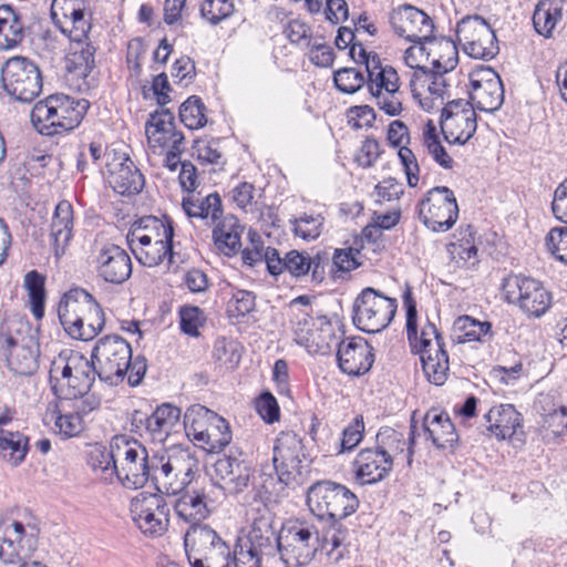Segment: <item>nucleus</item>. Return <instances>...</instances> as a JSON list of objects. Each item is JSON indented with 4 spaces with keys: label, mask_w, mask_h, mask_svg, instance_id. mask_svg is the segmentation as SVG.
<instances>
[{
    "label": "nucleus",
    "mask_w": 567,
    "mask_h": 567,
    "mask_svg": "<svg viewBox=\"0 0 567 567\" xmlns=\"http://www.w3.org/2000/svg\"><path fill=\"white\" fill-rule=\"evenodd\" d=\"M396 299L379 290L364 288L353 302V323L363 332L378 333L384 330L396 312Z\"/></svg>",
    "instance_id": "obj_8"
},
{
    "label": "nucleus",
    "mask_w": 567,
    "mask_h": 567,
    "mask_svg": "<svg viewBox=\"0 0 567 567\" xmlns=\"http://www.w3.org/2000/svg\"><path fill=\"white\" fill-rule=\"evenodd\" d=\"M151 136L147 140L151 147L163 150L165 147L178 151L184 143V135L182 132L176 131L175 124L171 128L162 132L151 130Z\"/></svg>",
    "instance_id": "obj_59"
},
{
    "label": "nucleus",
    "mask_w": 567,
    "mask_h": 567,
    "mask_svg": "<svg viewBox=\"0 0 567 567\" xmlns=\"http://www.w3.org/2000/svg\"><path fill=\"white\" fill-rule=\"evenodd\" d=\"M337 360L343 373L361 375L372 368L373 348L361 337L344 338L338 343Z\"/></svg>",
    "instance_id": "obj_22"
},
{
    "label": "nucleus",
    "mask_w": 567,
    "mask_h": 567,
    "mask_svg": "<svg viewBox=\"0 0 567 567\" xmlns=\"http://www.w3.org/2000/svg\"><path fill=\"white\" fill-rule=\"evenodd\" d=\"M219 539L218 534L206 524L189 526L184 535V546L188 561L205 555Z\"/></svg>",
    "instance_id": "obj_36"
},
{
    "label": "nucleus",
    "mask_w": 567,
    "mask_h": 567,
    "mask_svg": "<svg viewBox=\"0 0 567 567\" xmlns=\"http://www.w3.org/2000/svg\"><path fill=\"white\" fill-rule=\"evenodd\" d=\"M73 208L70 202L58 203L52 217L50 234L56 247H64L72 238Z\"/></svg>",
    "instance_id": "obj_45"
},
{
    "label": "nucleus",
    "mask_w": 567,
    "mask_h": 567,
    "mask_svg": "<svg viewBox=\"0 0 567 567\" xmlns=\"http://www.w3.org/2000/svg\"><path fill=\"white\" fill-rule=\"evenodd\" d=\"M421 362L426 379L435 384L443 385L450 372L449 354L444 348L437 351L421 354Z\"/></svg>",
    "instance_id": "obj_48"
},
{
    "label": "nucleus",
    "mask_w": 567,
    "mask_h": 567,
    "mask_svg": "<svg viewBox=\"0 0 567 567\" xmlns=\"http://www.w3.org/2000/svg\"><path fill=\"white\" fill-rule=\"evenodd\" d=\"M23 30L20 14L9 4L0 6V50L17 47L23 39Z\"/></svg>",
    "instance_id": "obj_39"
},
{
    "label": "nucleus",
    "mask_w": 567,
    "mask_h": 567,
    "mask_svg": "<svg viewBox=\"0 0 567 567\" xmlns=\"http://www.w3.org/2000/svg\"><path fill=\"white\" fill-rule=\"evenodd\" d=\"M368 85L372 93L398 92L399 75L392 66H381L380 60L373 55L372 63H368Z\"/></svg>",
    "instance_id": "obj_44"
},
{
    "label": "nucleus",
    "mask_w": 567,
    "mask_h": 567,
    "mask_svg": "<svg viewBox=\"0 0 567 567\" xmlns=\"http://www.w3.org/2000/svg\"><path fill=\"white\" fill-rule=\"evenodd\" d=\"M364 424L362 416H357L343 431L336 445V453L341 454L352 451L363 439Z\"/></svg>",
    "instance_id": "obj_58"
},
{
    "label": "nucleus",
    "mask_w": 567,
    "mask_h": 567,
    "mask_svg": "<svg viewBox=\"0 0 567 567\" xmlns=\"http://www.w3.org/2000/svg\"><path fill=\"white\" fill-rule=\"evenodd\" d=\"M471 100L484 112L497 111L504 102L502 80L493 70H487L481 79H473Z\"/></svg>",
    "instance_id": "obj_27"
},
{
    "label": "nucleus",
    "mask_w": 567,
    "mask_h": 567,
    "mask_svg": "<svg viewBox=\"0 0 567 567\" xmlns=\"http://www.w3.org/2000/svg\"><path fill=\"white\" fill-rule=\"evenodd\" d=\"M436 45L441 54L432 61L434 73L426 90L431 97L439 100V105H445V100L451 101L452 94L451 85L446 82L444 74L457 65V49L454 42L445 39L440 40Z\"/></svg>",
    "instance_id": "obj_23"
},
{
    "label": "nucleus",
    "mask_w": 567,
    "mask_h": 567,
    "mask_svg": "<svg viewBox=\"0 0 567 567\" xmlns=\"http://www.w3.org/2000/svg\"><path fill=\"white\" fill-rule=\"evenodd\" d=\"M193 156L202 165H213V168L207 171L208 174H217L224 165L223 154L218 148V142L215 140L199 138L194 141Z\"/></svg>",
    "instance_id": "obj_52"
},
{
    "label": "nucleus",
    "mask_w": 567,
    "mask_h": 567,
    "mask_svg": "<svg viewBox=\"0 0 567 567\" xmlns=\"http://www.w3.org/2000/svg\"><path fill=\"white\" fill-rule=\"evenodd\" d=\"M546 246L556 259L567 264V227L553 228L546 237Z\"/></svg>",
    "instance_id": "obj_64"
},
{
    "label": "nucleus",
    "mask_w": 567,
    "mask_h": 567,
    "mask_svg": "<svg viewBox=\"0 0 567 567\" xmlns=\"http://www.w3.org/2000/svg\"><path fill=\"white\" fill-rule=\"evenodd\" d=\"M218 495L221 489L214 484L203 486L202 488H186L172 502L177 517L189 526L202 524L217 508L219 504Z\"/></svg>",
    "instance_id": "obj_15"
},
{
    "label": "nucleus",
    "mask_w": 567,
    "mask_h": 567,
    "mask_svg": "<svg viewBox=\"0 0 567 567\" xmlns=\"http://www.w3.org/2000/svg\"><path fill=\"white\" fill-rule=\"evenodd\" d=\"M214 471L216 478L220 481V484L215 485L221 489V495H218L219 501L226 493L238 494L245 491L252 476L251 467L247 462L228 455L215 462Z\"/></svg>",
    "instance_id": "obj_25"
},
{
    "label": "nucleus",
    "mask_w": 567,
    "mask_h": 567,
    "mask_svg": "<svg viewBox=\"0 0 567 567\" xmlns=\"http://www.w3.org/2000/svg\"><path fill=\"white\" fill-rule=\"evenodd\" d=\"M320 327L315 329L308 339L303 340V347L309 353L313 354H328L333 347L338 348L340 343L338 337L333 333V327L327 317L318 318Z\"/></svg>",
    "instance_id": "obj_46"
},
{
    "label": "nucleus",
    "mask_w": 567,
    "mask_h": 567,
    "mask_svg": "<svg viewBox=\"0 0 567 567\" xmlns=\"http://www.w3.org/2000/svg\"><path fill=\"white\" fill-rule=\"evenodd\" d=\"M183 423L187 436L209 453H218L231 442L227 421L204 405L188 408Z\"/></svg>",
    "instance_id": "obj_4"
},
{
    "label": "nucleus",
    "mask_w": 567,
    "mask_h": 567,
    "mask_svg": "<svg viewBox=\"0 0 567 567\" xmlns=\"http://www.w3.org/2000/svg\"><path fill=\"white\" fill-rule=\"evenodd\" d=\"M327 258L319 252L311 257L306 251L290 250L286 254L285 271L293 277H302L308 274L315 282H321L326 275Z\"/></svg>",
    "instance_id": "obj_34"
},
{
    "label": "nucleus",
    "mask_w": 567,
    "mask_h": 567,
    "mask_svg": "<svg viewBox=\"0 0 567 567\" xmlns=\"http://www.w3.org/2000/svg\"><path fill=\"white\" fill-rule=\"evenodd\" d=\"M181 409L164 403L156 408V410L145 417L134 416V422H140L145 425L146 433L154 442L163 443L176 429L181 425Z\"/></svg>",
    "instance_id": "obj_28"
},
{
    "label": "nucleus",
    "mask_w": 567,
    "mask_h": 567,
    "mask_svg": "<svg viewBox=\"0 0 567 567\" xmlns=\"http://www.w3.org/2000/svg\"><path fill=\"white\" fill-rule=\"evenodd\" d=\"M44 284L45 278L37 270H31L24 276V288L30 298L32 313L37 319H41L44 315Z\"/></svg>",
    "instance_id": "obj_53"
},
{
    "label": "nucleus",
    "mask_w": 567,
    "mask_h": 567,
    "mask_svg": "<svg viewBox=\"0 0 567 567\" xmlns=\"http://www.w3.org/2000/svg\"><path fill=\"white\" fill-rule=\"evenodd\" d=\"M307 504L320 519L343 520L359 507L357 495L347 486L332 481H318L307 494Z\"/></svg>",
    "instance_id": "obj_5"
},
{
    "label": "nucleus",
    "mask_w": 567,
    "mask_h": 567,
    "mask_svg": "<svg viewBox=\"0 0 567 567\" xmlns=\"http://www.w3.org/2000/svg\"><path fill=\"white\" fill-rule=\"evenodd\" d=\"M349 539V529L342 524V520H330V526L323 534L319 532L321 551H324L333 561L343 557Z\"/></svg>",
    "instance_id": "obj_43"
},
{
    "label": "nucleus",
    "mask_w": 567,
    "mask_h": 567,
    "mask_svg": "<svg viewBox=\"0 0 567 567\" xmlns=\"http://www.w3.org/2000/svg\"><path fill=\"white\" fill-rule=\"evenodd\" d=\"M440 125L449 143L465 144L477 127L474 106L463 99L447 101L442 109Z\"/></svg>",
    "instance_id": "obj_17"
},
{
    "label": "nucleus",
    "mask_w": 567,
    "mask_h": 567,
    "mask_svg": "<svg viewBox=\"0 0 567 567\" xmlns=\"http://www.w3.org/2000/svg\"><path fill=\"white\" fill-rule=\"evenodd\" d=\"M423 144L427 148L429 153L433 156L435 162H437L443 167H451L452 158L447 155L445 148L437 140L435 134V126L431 121L427 123L423 133Z\"/></svg>",
    "instance_id": "obj_61"
},
{
    "label": "nucleus",
    "mask_w": 567,
    "mask_h": 567,
    "mask_svg": "<svg viewBox=\"0 0 567 567\" xmlns=\"http://www.w3.org/2000/svg\"><path fill=\"white\" fill-rule=\"evenodd\" d=\"M390 23L399 37L410 42L424 44L434 39L432 19L424 11L411 4H403L393 10Z\"/></svg>",
    "instance_id": "obj_19"
},
{
    "label": "nucleus",
    "mask_w": 567,
    "mask_h": 567,
    "mask_svg": "<svg viewBox=\"0 0 567 567\" xmlns=\"http://www.w3.org/2000/svg\"><path fill=\"white\" fill-rule=\"evenodd\" d=\"M115 453L116 480L130 489L142 488L154 471V456L148 457L147 450L136 440L117 436L112 441Z\"/></svg>",
    "instance_id": "obj_6"
},
{
    "label": "nucleus",
    "mask_w": 567,
    "mask_h": 567,
    "mask_svg": "<svg viewBox=\"0 0 567 567\" xmlns=\"http://www.w3.org/2000/svg\"><path fill=\"white\" fill-rule=\"evenodd\" d=\"M205 110L200 97L192 95L179 107L181 122L190 130L200 128L207 123Z\"/></svg>",
    "instance_id": "obj_54"
},
{
    "label": "nucleus",
    "mask_w": 567,
    "mask_h": 567,
    "mask_svg": "<svg viewBox=\"0 0 567 567\" xmlns=\"http://www.w3.org/2000/svg\"><path fill=\"white\" fill-rule=\"evenodd\" d=\"M96 375L99 371L93 358L89 360L80 352H71L68 357L61 354L51 364V389L59 399H75L91 390Z\"/></svg>",
    "instance_id": "obj_3"
},
{
    "label": "nucleus",
    "mask_w": 567,
    "mask_h": 567,
    "mask_svg": "<svg viewBox=\"0 0 567 567\" xmlns=\"http://www.w3.org/2000/svg\"><path fill=\"white\" fill-rule=\"evenodd\" d=\"M91 18V13L84 8L79 14L62 20L58 28L69 37L71 43L89 42V34L92 29Z\"/></svg>",
    "instance_id": "obj_51"
},
{
    "label": "nucleus",
    "mask_w": 567,
    "mask_h": 567,
    "mask_svg": "<svg viewBox=\"0 0 567 567\" xmlns=\"http://www.w3.org/2000/svg\"><path fill=\"white\" fill-rule=\"evenodd\" d=\"M58 315L65 332L81 341L94 339L105 324L101 306L82 288L70 289L63 295L59 302Z\"/></svg>",
    "instance_id": "obj_1"
},
{
    "label": "nucleus",
    "mask_w": 567,
    "mask_h": 567,
    "mask_svg": "<svg viewBox=\"0 0 567 567\" xmlns=\"http://www.w3.org/2000/svg\"><path fill=\"white\" fill-rule=\"evenodd\" d=\"M423 429L439 449L454 447L458 441V434L449 414L437 409H431L423 419Z\"/></svg>",
    "instance_id": "obj_32"
},
{
    "label": "nucleus",
    "mask_w": 567,
    "mask_h": 567,
    "mask_svg": "<svg viewBox=\"0 0 567 567\" xmlns=\"http://www.w3.org/2000/svg\"><path fill=\"white\" fill-rule=\"evenodd\" d=\"M184 190L188 192V196L183 198L182 206L188 217H197L205 219L212 215L213 221L221 217V200L217 193L208 194L204 199H199L194 195L198 187V179H179Z\"/></svg>",
    "instance_id": "obj_29"
},
{
    "label": "nucleus",
    "mask_w": 567,
    "mask_h": 567,
    "mask_svg": "<svg viewBox=\"0 0 567 567\" xmlns=\"http://www.w3.org/2000/svg\"><path fill=\"white\" fill-rule=\"evenodd\" d=\"M196 465V458L188 451H178L166 460L154 456L155 467L151 480L159 493L176 497L189 487Z\"/></svg>",
    "instance_id": "obj_11"
},
{
    "label": "nucleus",
    "mask_w": 567,
    "mask_h": 567,
    "mask_svg": "<svg viewBox=\"0 0 567 567\" xmlns=\"http://www.w3.org/2000/svg\"><path fill=\"white\" fill-rule=\"evenodd\" d=\"M303 444L295 432H281L274 446L272 462L288 461L290 466L295 461H302Z\"/></svg>",
    "instance_id": "obj_50"
},
{
    "label": "nucleus",
    "mask_w": 567,
    "mask_h": 567,
    "mask_svg": "<svg viewBox=\"0 0 567 567\" xmlns=\"http://www.w3.org/2000/svg\"><path fill=\"white\" fill-rule=\"evenodd\" d=\"M357 477L362 484H373L385 477L392 468V460L375 449L362 450L355 461Z\"/></svg>",
    "instance_id": "obj_30"
},
{
    "label": "nucleus",
    "mask_w": 567,
    "mask_h": 567,
    "mask_svg": "<svg viewBox=\"0 0 567 567\" xmlns=\"http://www.w3.org/2000/svg\"><path fill=\"white\" fill-rule=\"evenodd\" d=\"M493 338L492 323L461 316L453 323V340L456 343L486 342Z\"/></svg>",
    "instance_id": "obj_37"
},
{
    "label": "nucleus",
    "mask_w": 567,
    "mask_h": 567,
    "mask_svg": "<svg viewBox=\"0 0 567 567\" xmlns=\"http://www.w3.org/2000/svg\"><path fill=\"white\" fill-rule=\"evenodd\" d=\"M403 303L406 310V334L411 347L421 354L437 351L444 348V341L436 327L427 321L417 334L416 302L410 289L403 293Z\"/></svg>",
    "instance_id": "obj_21"
},
{
    "label": "nucleus",
    "mask_w": 567,
    "mask_h": 567,
    "mask_svg": "<svg viewBox=\"0 0 567 567\" xmlns=\"http://www.w3.org/2000/svg\"><path fill=\"white\" fill-rule=\"evenodd\" d=\"M485 417L489 423L488 430L498 440L511 439L522 425L520 413L512 404L494 406Z\"/></svg>",
    "instance_id": "obj_35"
},
{
    "label": "nucleus",
    "mask_w": 567,
    "mask_h": 567,
    "mask_svg": "<svg viewBox=\"0 0 567 567\" xmlns=\"http://www.w3.org/2000/svg\"><path fill=\"white\" fill-rule=\"evenodd\" d=\"M94 54L95 48L90 41L71 43L66 58L69 72H73L80 78H86L94 68Z\"/></svg>",
    "instance_id": "obj_47"
},
{
    "label": "nucleus",
    "mask_w": 567,
    "mask_h": 567,
    "mask_svg": "<svg viewBox=\"0 0 567 567\" xmlns=\"http://www.w3.org/2000/svg\"><path fill=\"white\" fill-rule=\"evenodd\" d=\"M414 427L415 425L412 424L411 436L408 441L402 432L392 427H381L377 434V449L385 454V456H390L392 461L394 457H400L410 465L413 454Z\"/></svg>",
    "instance_id": "obj_33"
},
{
    "label": "nucleus",
    "mask_w": 567,
    "mask_h": 567,
    "mask_svg": "<svg viewBox=\"0 0 567 567\" xmlns=\"http://www.w3.org/2000/svg\"><path fill=\"white\" fill-rule=\"evenodd\" d=\"M92 358L97 367L100 380L110 385H118L127 374L132 348L121 336L109 334L96 341Z\"/></svg>",
    "instance_id": "obj_9"
},
{
    "label": "nucleus",
    "mask_w": 567,
    "mask_h": 567,
    "mask_svg": "<svg viewBox=\"0 0 567 567\" xmlns=\"http://www.w3.org/2000/svg\"><path fill=\"white\" fill-rule=\"evenodd\" d=\"M12 535L9 539L0 538V559L6 564H13L18 558L31 555L38 547L40 528L35 522L27 523L14 520L10 525Z\"/></svg>",
    "instance_id": "obj_20"
},
{
    "label": "nucleus",
    "mask_w": 567,
    "mask_h": 567,
    "mask_svg": "<svg viewBox=\"0 0 567 567\" xmlns=\"http://www.w3.org/2000/svg\"><path fill=\"white\" fill-rule=\"evenodd\" d=\"M334 84L341 92L354 93L364 84V76L361 71L354 68H343L334 72Z\"/></svg>",
    "instance_id": "obj_60"
},
{
    "label": "nucleus",
    "mask_w": 567,
    "mask_h": 567,
    "mask_svg": "<svg viewBox=\"0 0 567 567\" xmlns=\"http://www.w3.org/2000/svg\"><path fill=\"white\" fill-rule=\"evenodd\" d=\"M136 259L145 267H155L168 259L173 264V240L150 241L148 244L128 243Z\"/></svg>",
    "instance_id": "obj_41"
},
{
    "label": "nucleus",
    "mask_w": 567,
    "mask_h": 567,
    "mask_svg": "<svg viewBox=\"0 0 567 567\" xmlns=\"http://www.w3.org/2000/svg\"><path fill=\"white\" fill-rule=\"evenodd\" d=\"M502 291L508 303L517 306L529 317L539 318L551 306V293L532 277L509 275L503 280Z\"/></svg>",
    "instance_id": "obj_12"
},
{
    "label": "nucleus",
    "mask_w": 567,
    "mask_h": 567,
    "mask_svg": "<svg viewBox=\"0 0 567 567\" xmlns=\"http://www.w3.org/2000/svg\"><path fill=\"white\" fill-rule=\"evenodd\" d=\"M29 451V437L19 431L0 429V457L9 465L19 466Z\"/></svg>",
    "instance_id": "obj_40"
},
{
    "label": "nucleus",
    "mask_w": 567,
    "mask_h": 567,
    "mask_svg": "<svg viewBox=\"0 0 567 567\" xmlns=\"http://www.w3.org/2000/svg\"><path fill=\"white\" fill-rule=\"evenodd\" d=\"M95 269L99 277L110 284L120 285L132 274V261L128 254L117 245L103 246L95 257Z\"/></svg>",
    "instance_id": "obj_26"
},
{
    "label": "nucleus",
    "mask_w": 567,
    "mask_h": 567,
    "mask_svg": "<svg viewBox=\"0 0 567 567\" xmlns=\"http://www.w3.org/2000/svg\"><path fill=\"white\" fill-rule=\"evenodd\" d=\"M89 465L95 475L103 482L112 484L116 480V465L114 449L94 447L90 454Z\"/></svg>",
    "instance_id": "obj_49"
},
{
    "label": "nucleus",
    "mask_w": 567,
    "mask_h": 567,
    "mask_svg": "<svg viewBox=\"0 0 567 567\" xmlns=\"http://www.w3.org/2000/svg\"><path fill=\"white\" fill-rule=\"evenodd\" d=\"M255 295L248 290H237L228 301L227 311L230 317H245L255 309Z\"/></svg>",
    "instance_id": "obj_63"
},
{
    "label": "nucleus",
    "mask_w": 567,
    "mask_h": 567,
    "mask_svg": "<svg viewBox=\"0 0 567 567\" xmlns=\"http://www.w3.org/2000/svg\"><path fill=\"white\" fill-rule=\"evenodd\" d=\"M240 226L234 215L224 217L213 229V239L223 254L235 255L240 247Z\"/></svg>",
    "instance_id": "obj_42"
},
{
    "label": "nucleus",
    "mask_w": 567,
    "mask_h": 567,
    "mask_svg": "<svg viewBox=\"0 0 567 567\" xmlns=\"http://www.w3.org/2000/svg\"><path fill=\"white\" fill-rule=\"evenodd\" d=\"M127 243L148 244L150 241L173 240L174 228L168 219L144 216L133 223L127 234Z\"/></svg>",
    "instance_id": "obj_31"
},
{
    "label": "nucleus",
    "mask_w": 567,
    "mask_h": 567,
    "mask_svg": "<svg viewBox=\"0 0 567 567\" xmlns=\"http://www.w3.org/2000/svg\"><path fill=\"white\" fill-rule=\"evenodd\" d=\"M234 12V4L229 0H204L200 6V16L212 24L230 17Z\"/></svg>",
    "instance_id": "obj_57"
},
{
    "label": "nucleus",
    "mask_w": 567,
    "mask_h": 567,
    "mask_svg": "<svg viewBox=\"0 0 567 567\" xmlns=\"http://www.w3.org/2000/svg\"><path fill=\"white\" fill-rule=\"evenodd\" d=\"M567 430V409L561 406L543 415L540 433L546 442H553Z\"/></svg>",
    "instance_id": "obj_55"
},
{
    "label": "nucleus",
    "mask_w": 567,
    "mask_h": 567,
    "mask_svg": "<svg viewBox=\"0 0 567 567\" xmlns=\"http://www.w3.org/2000/svg\"><path fill=\"white\" fill-rule=\"evenodd\" d=\"M0 352L6 357L8 367L17 374L29 375L38 369L39 351L32 339L18 340L0 333Z\"/></svg>",
    "instance_id": "obj_24"
},
{
    "label": "nucleus",
    "mask_w": 567,
    "mask_h": 567,
    "mask_svg": "<svg viewBox=\"0 0 567 567\" xmlns=\"http://www.w3.org/2000/svg\"><path fill=\"white\" fill-rule=\"evenodd\" d=\"M266 556L238 538L233 551L231 563L235 567H261V557Z\"/></svg>",
    "instance_id": "obj_62"
},
{
    "label": "nucleus",
    "mask_w": 567,
    "mask_h": 567,
    "mask_svg": "<svg viewBox=\"0 0 567 567\" xmlns=\"http://www.w3.org/2000/svg\"><path fill=\"white\" fill-rule=\"evenodd\" d=\"M319 528L306 520L282 526L276 555L287 566H307L319 550Z\"/></svg>",
    "instance_id": "obj_7"
},
{
    "label": "nucleus",
    "mask_w": 567,
    "mask_h": 567,
    "mask_svg": "<svg viewBox=\"0 0 567 567\" xmlns=\"http://www.w3.org/2000/svg\"><path fill=\"white\" fill-rule=\"evenodd\" d=\"M1 82L7 94L22 103L33 101L43 87L39 66L24 56H13L4 62Z\"/></svg>",
    "instance_id": "obj_10"
},
{
    "label": "nucleus",
    "mask_w": 567,
    "mask_h": 567,
    "mask_svg": "<svg viewBox=\"0 0 567 567\" xmlns=\"http://www.w3.org/2000/svg\"><path fill=\"white\" fill-rule=\"evenodd\" d=\"M564 0H539L533 14L535 31L550 38L558 21L563 17Z\"/></svg>",
    "instance_id": "obj_38"
},
{
    "label": "nucleus",
    "mask_w": 567,
    "mask_h": 567,
    "mask_svg": "<svg viewBox=\"0 0 567 567\" xmlns=\"http://www.w3.org/2000/svg\"><path fill=\"white\" fill-rule=\"evenodd\" d=\"M323 217L321 215H307L290 219L291 230L303 240L317 239L321 234L323 226Z\"/></svg>",
    "instance_id": "obj_56"
},
{
    "label": "nucleus",
    "mask_w": 567,
    "mask_h": 567,
    "mask_svg": "<svg viewBox=\"0 0 567 567\" xmlns=\"http://www.w3.org/2000/svg\"><path fill=\"white\" fill-rule=\"evenodd\" d=\"M456 37L464 52L471 58L491 60L498 53L495 32L480 16L463 18L457 23Z\"/></svg>",
    "instance_id": "obj_14"
},
{
    "label": "nucleus",
    "mask_w": 567,
    "mask_h": 567,
    "mask_svg": "<svg viewBox=\"0 0 567 567\" xmlns=\"http://www.w3.org/2000/svg\"><path fill=\"white\" fill-rule=\"evenodd\" d=\"M247 515V533L240 539L266 556H276L279 533L275 513L262 502H257L251 505Z\"/></svg>",
    "instance_id": "obj_16"
},
{
    "label": "nucleus",
    "mask_w": 567,
    "mask_h": 567,
    "mask_svg": "<svg viewBox=\"0 0 567 567\" xmlns=\"http://www.w3.org/2000/svg\"><path fill=\"white\" fill-rule=\"evenodd\" d=\"M89 101L71 99L55 94L39 101L31 110V122L38 133L47 136L68 132L76 127L83 120Z\"/></svg>",
    "instance_id": "obj_2"
},
{
    "label": "nucleus",
    "mask_w": 567,
    "mask_h": 567,
    "mask_svg": "<svg viewBox=\"0 0 567 567\" xmlns=\"http://www.w3.org/2000/svg\"><path fill=\"white\" fill-rule=\"evenodd\" d=\"M419 216L432 231L450 230L458 216V206L453 192L445 186L430 189L419 205Z\"/></svg>",
    "instance_id": "obj_13"
},
{
    "label": "nucleus",
    "mask_w": 567,
    "mask_h": 567,
    "mask_svg": "<svg viewBox=\"0 0 567 567\" xmlns=\"http://www.w3.org/2000/svg\"><path fill=\"white\" fill-rule=\"evenodd\" d=\"M131 514L145 535L161 536L167 530L169 508L162 495L138 494L131 502Z\"/></svg>",
    "instance_id": "obj_18"
}]
</instances>
